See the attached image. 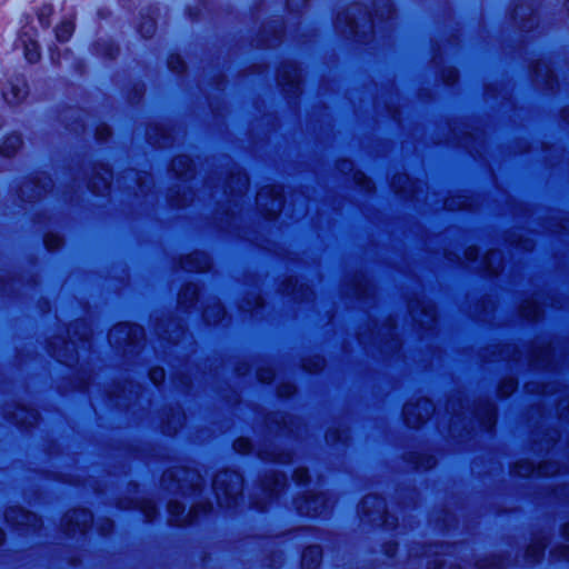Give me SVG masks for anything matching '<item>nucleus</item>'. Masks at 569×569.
<instances>
[{"mask_svg": "<svg viewBox=\"0 0 569 569\" xmlns=\"http://www.w3.org/2000/svg\"><path fill=\"white\" fill-rule=\"evenodd\" d=\"M212 488L218 503L223 507L237 505L238 497L242 493L243 479L236 471H220L212 480Z\"/></svg>", "mask_w": 569, "mask_h": 569, "instance_id": "f257e3e1", "label": "nucleus"}, {"mask_svg": "<svg viewBox=\"0 0 569 569\" xmlns=\"http://www.w3.org/2000/svg\"><path fill=\"white\" fill-rule=\"evenodd\" d=\"M435 411L432 402L426 398H419L416 402H407L403 406L406 423L412 428H419Z\"/></svg>", "mask_w": 569, "mask_h": 569, "instance_id": "f03ea898", "label": "nucleus"}, {"mask_svg": "<svg viewBox=\"0 0 569 569\" xmlns=\"http://www.w3.org/2000/svg\"><path fill=\"white\" fill-rule=\"evenodd\" d=\"M144 338V330L142 327L133 323L121 322L113 326L108 335L110 343L114 345H132L140 339Z\"/></svg>", "mask_w": 569, "mask_h": 569, "instance_id": "7ed1b4c3", "label": "nucleus"}, {"mask_svg": "<svg viewBox=\"0 0 569 569\" xmlns=\"http://www.w3.org/2000/svg\"><path fill=\"white\" fill-rule=\"evenodd\" d=\"M256 202L269 218L276 217L283 207L282 193L276 187L261 188L257 193Z\"/></svg>", "mask_w": 569, "mask_h": 569, "instance_id": "20e7f679", "label": "nucleus"}, {"mask_svg": "<svg viewBox=\"0 0 569 569\" xmlns=\"http://www.w3.org/2000/svg\"><path fill=\"white\" fill-rule=\"evenodd\" d=\"M92 520V513L86 509L68 511L63 517L66 531L69 535H76L77 532L81 535L86 533L87 529L91 526Z\"/></svg>", "mask_w": 569, "mask_h": 569, "instance_id": "39448f33", "label": "nucleus"}, {"mask_svg": "<svg viewBox=\"0 0 569 569\" xmlns=\"http://www.w3.org/2000/svg\"><path fill=\"white\" fill-rule=\"evenodd\" d=\"M28 93L27 82L23 77H16L2 88L3 99L9 104L20 103Z\"/></svg>", "mask_w": 569, "mask_h": 569, "instance_id": "423d86ee", "label": "nucleus"}, {"mask_svg": "<svg viewBox=\"0 0 569 569\" xmlns=\"http://www.w3.org/2000/svg\"><path fill=\"white\" fill-rule=\"evenodd\" d=\"M168 512L170 515V521L174 526L191 525L198 517V510L196 508H191L190 511L186 513V506L176 500L169 501Z\"/></svg>", "mask_w": 569, "mask_h": 569, "instance_id": "0eeeda50", "label": "nucleus"}, {"mask_svg": "<svg viewBox=\"0 0 569 569\" xmlns=\"http://www.w3.org/2000/svg\"><path fill=\"white\" fill-rule=\"evenodd\" d=\"M277 80L281 86H289L290 90L295 93L300 90V72L298 68L291 63L283 64L278 70Z\"/></svg>", "mask_w": 569, "mask_h": 569, "instance_id": "6e6552de", "label": "nucleus"}, {"mask_svg": "<svg viewBox=\"0 0 569 569\" xmlns=\"http://www.w3.org/2000/svg\"><path fill=\"white\" fill-rule=\"evenodd\" d=\"M171 169L179 178L186 179L192 176L193 163L190 157L180 154L172 159Z\"/></svg>", "mask_w": 569, "mask_h": 569, "instance_id": "1a4fd4ad", "label": "nucleus"}, {"mask_svg": "<svg viewBox=\"0 0 569 569\" xmlns=\"http://www.w3.org/2000/svg\"><path fill=\"white\" fill-rule=\"evenodd\" d=\"M19 40L23 44L26 59L31 63L37 62L40 59L38 42L27 31L20 34Z\"/></svg>", "mask_w": 569, "mask_h": 569, "instance_id": "9d476101", "label": "nucleus"}, {"mask_svg": "<svg viewBox=\"0 0 569 569\" xmlns=\"http://www.w3.org/2000/svg\"><path fill=\"white\" fill-rule=\"evenodd\" d=\"M322 559V550L319 546H309L303 550L301 565L303 569H317Z\"/></svg>", "mask_w": 569, "mask_h": 569, "instance_id": "9b49d317", "label": "nucleus"}, {"mask_svg": "<svg viewBox=\"0 0 569 569\" xmlns=\"http://www.w3.org/2000/svg\"><path fill=\"white\" fill-rule=\"evenodd\" d=\"M385 509L386 505L383 499L373 495L366 496L359 505V511L363 515H369L371 510L381 513Z\"/></svg>", "mask_w": 569, "mask_h": 569, "instance_id": "f8f14e48", "label": "nucleus"}, {"mask_svg": "<svg viewBox=\"0 0 569 569\" xmlns=\"http://www.w3.org/2000/svg\"><path fill=\"white\" fill-rule=\"evenodd\" d=\"M98 181L91 182V189L93 193H104L109 191L112 180V172L107 168H101V172L97 174Z\"/></svg>", "mask_w": 569, "mask_h": 569, "instance_id": "ddd939ff", "label": "nucleus"}, {"mask_svg": "<svg viewBox=\"0 0 569 569\" xmlns=\"http://www.w3.org/2000/svg\"><path fill=\"white\" fill-rule=\"evenodd\" d=\"M22 146V139L19 134L13 133L8 136L0 146V153L6 157L13 156Z\"/></svg>", "mask_w": 569, "mask_h": 569, "instance_id": "4468645a", "label": "nucleus"}, {"mask_svg": "<svg viewBox=\"0 0 569 569\" xmlns=\"http://www.w3.org/2000/svg\"><path fill=\"white\" fill-rule=\"evenodd\" d=\"M74 31L73 19H66L61 21L56 28V37L60 42L68 41Z\"/></svg>", "mask_w": 569, "mask_h": 569, "instance_id": "2eb2a0df", "label": "nucleus"}, {"mask_svg": "<svg viewBox=\"0 0 569 569\" xmlns=\"http://www.w3.org/2000/svg\"><path fill=\"white\" fill-rule=\"evenodd\" d=\"M53 13V8L51 4H43L38 10V20L43 28H48L50 26V17Z\"/></svg>", "mask_w": 569, "mask_h": 569, "instance_id": "dca6fc26", "label": "nucleus"}, {"mask_svg": "<svg viewBox=\"0 0 569 569\" xmlns=\"http://www.w3.org/2000/svg\"><path fill=\"white\" fill-rule=\"evenodd\" d=\"M342 21L346 22V27L348 28L350 33H355L356 32V30H357V22L355 21L353 18L350 17L349 10L338 14L337 21H336V27L340 28L339 24Z\"/></svg>", "mask_w": 569, "mask_h": 569, "instance_id": "f3484780", "label": "nucleus"}, {"mask_svg": "<svg viewBox=\"0 0 569 569\" xmlns=\"http://www.w3.org/2000/svg\"><path fill=\"white\" fill-rule=\"evenodd\" d=\"M512 471L518 476L529 477L533 473L535 467L529 461L517 462L515 463Z\"/></svg>", "mask_w": 569, "mask_h": 569, "instance_id": "a211bd4d", "label": "nucleus"}, {"mask_svg": "<svg viewBox=\"0 0 569 569\" xmlns=\"http://www.w3.org/2000/svg\"><path fill=\"white\" fill-rule=\"evenodd\" d=\"M168 66L178 74L183 73L186 70L184 61L179 56H171L168 60Z\"/></svg>", "mask_w": 569, "mask_h": 569, "instance_id": "6ab92c4d", "label": "nucleus"}, {"mask_svg": "<svg viewBox=\"0 0 569 569\" xmlns=\"http://www.w3.org/2000/svg\"><path fill=\"white\" fill-rule=\"evenodd\" d=\"M154 32L156 21L152 17H150L140 26V33L144 38H150Z\"/></svg>", "mask_w": 569, "mask_h": 569, "instance_id": "aec40b11", "label": "nucleus"}, {"mask_svg": "<svg viewBox=\"0 0 569 569\" xmlns=\"http://www.w3.org/2000/svg\"><path fill=\"white\" fill-rule=\"evenodd\" d=\"M44 244L48 250L53 251L62 244V239L54 234H47L44 237Z\"/></svg>", "mask_w": 569, "mask_h": 569, "instance_id": "412c9836", "label": "nucleus"}, {"mask_svg": "<svg viewBox=\"0 0 569 569\" xmlns=\"http://www.w3.org/2000/svg\"><path fill=\"white\" fill-rule=\"evenodd\" d=\"M164 370L162 368H152L149 372L150 380L159 386L164 380Z\"/></svg>", "mask_w": 569, "mask_h": 569, "instance_id": "4be33fe9", "label": "nucleus"}, {"mask_svg": "<svg viewBox=\"0 0 569 569\" xmlns=\"http://www.w3.org/2000/svg\"><path fill=\"white\" fill-rule=\"evenodd\" d=\"M187 296H190V301H194L198 298V289L193 284H188L180 293V300H184Z\"/></svg>", "mask_w": 569, "mask_h": 569, "instance_id": "5701e85b", "label": "nucleus"}, {"mask_svg": "<svg viewBox=\"0 0 569 569\" xmlns=\"http://www.w3.org/2000/svg\"><path fill=\"white\" fill-rule=\"evenodd\" d=\"M516 389H517V381L515 379L510 378L503 382L500 392L503 397H507V396L511 395Z\"/></svg>", "mask_w": 569, "mask_h": 569, "instance_id": "b1692460", "label": "nucleus"}, {"mask_svg": "<svg viewBox=\"0 0 569 569\" xmlns=\"http://www.w3.org/2000/svg\"><path fill=\"white\" fill-rule=\"evenodd\" d=\"M234 449L241 453H247L251 449V445L248 440L238 439L234 441Z\"/></svg>", "mask_w": 569, "mask_h": 569, "instance_id": "393cba45", "label": "nucleus"}, {"mask_svg": "<svg viewBox=\"0 0 569 569\" xmlns=\"http://www.w3.org/2000/svg\"><path fill=\"white\" fill-rule=\"evenodd\" d=\"M189 258H194L196 260L201 262L202 266L194 267V270H197V271H201L208 267L207 258L201 253L191 254ZM191 270H193V268H191Z\"/></svg>", "mask_w": 569, "mask_h": 569, "instance_id": "a878e982", "label": "nucleus"}, {"mask_svg": "<svg viewBox=\"0 0 569 569\" xmlns=\"http://www.w3.org/2000/svg\"><path fill=\"white\" fill-rule=\"evenodd\" d=\"M486 413H487L488 425L491 428L496 423V408L491 405L488 406V408L486 409Z\"/></svg>", "mask_w": 569, "mask_h": 569, "instance_id": "bb28decb", "label": "nucleus"}, {"mask_svg": "<svg viewBox=\"0 0 569 569\" xmlns=\"http://www.w3.org/2000/svg\"><path fill=\"white\" fill-rule=\"evenodd\" d=\"M284 485H286V478L284 477H281V479L279 477H276L274 482H273V487L269 488L270 495H273V493L278 492L279 491L278 487L283 488Z\"/></svg>", "mask_w": 569, "mask_h": 569, "instance_id": "cd10ccee", "label": "nucleus"}, {"mask_svg": "<svg viewBox=\"0 0 569 569\" xmlns=\"http://www.w3.org/2000/svg\"><path fill=\"white\" fill-rule=\"evenodd\" d=\"M309 476H308V471L306 469H297L295 471V479L298 481V482H306L308 480Z\"/></svg>", "mask_w": 569, "mask_h": 569, "instance_id": "c85d7f7f", "label": "nucleus"}, {"mask_svg": "<svg viewBox=\"0 0 569 569\" xmlns=\"http://www.w3.org/2000/svg\"><path fill=\"white\" fill-rule=\"evenodd\" d=\"M157 510H156V507L151 503H148L144 508H143V513L146 515V518L150 521L153 519L154 515H156Z\"/></svg>", "mask_w": 569, "mask_h": 569, "instance_id": "c756f323", "label": "nucleus"}, {"mask_svg": "<svg viewBox=\"0 0 569 569\" xmlns=\"http://www.w3.org/2000/svg\"><path fill=\"white\" fill-rule=\"evenodd\" d=\"M465 256L468 260H476L478 257V249L475 247H469L466 250Z\"/></svg>", "mask_w": 569, "mask_h": 569, "instance_id": "7c9ffc66", "label": "nucleus"}, {"mask_svg": "<svg viewBox=\"0 0 569 569\" xmlns=\"http://www.w3.org/2000/svg\"><path fill=\"white\" fill-rule=\"evenodd\" d=\"M382 8H383V11H386V18L387 19L392 18V16L395 13L392 4L389 1H385Z\"/></svg>", "mask_w": 569, "mask_h": 569, "instance_id": "2f4dec72", "label": "nucleus"}, {"mask_svg": "<svg viewBox=\"0 0 569 569\" xmlns=\"http://www.w3.org/2000/svg\"><path fill=\"white\" fill-rule=\"evenodd\" d=\"M407 183L409 182V177L407 174H400L398 177L393 178L392 186H396L397 183Z\"/></svg>", "mask_w": 569, "mask_h": 569, "instance_id": "473e14b6", "label": "nucleus"}, {"mask_svg": "<svg viewBox=\"0 0 569 569\" xmlns=\"http://www.w3.org/2000/svg\"><path fill=\"white\" fill-rule=\"evenodd\" d=\"M181 471L182 470H180V469H176V470H170V471L164 472L163 481H166L167 479H172V478L177 477Z\"/></svg>", "mask_w": 569, "mask_h": 569, "instance_id": "72a5a7b5", "label": "nucleus"}, {"mask_svg": "<svg viewBox=\"0 0 569 569\" xmlns=\"http://www.w3.org/2000/svg\"><path fill=\"white\" fill-rule=\"evenodd\" d=\"M543 551H545V545H539V546L537 547V553H538L539 556H541V555L543 553Z\"/></svg>", "mask_w": 569, "mask_h": 569, "instance_id": "f704fd0d", "label": "nucleus"}, {"mask_svg": "<svg viewBox=\"0 0 569 569\" xmlns=\"http://www.w3.org/2000/svg\"><path fill=\"white\" fill-rule=\"evenodd\" d=\"M51 59H52V61H53V62H56V63H59V62H60V58L54 56V51H51Z\"/></svg>", "mask_w": 569, "mask_h": 569, "instance_id": "c9c22d12", "label": "nucleus"}, {"mask_svg": "<svg viewBox=\"0 0 569 569\" xmlns=\"http://www.w3.org/2000/svg\"><path fill=\"white\" fill-rule=\"evenodd\" d=\"M4 540V532L3 530L0 529V545L3 542Z\"/></svg>", "mask_w": 569, "mask_h": 569, "instance_id": "e433bc0d", "label": "nucleus"}, {"mask_svg": "<svg viewBox=\"0 0 569 569\" xmlns=\"http://www.w3.org/2000/svg\"><path fill=\"white\" fill-rule=\"evenodd\" d=\"M456 78H457L456 72L455 71H450V79H452L455 81Z\"/></svg>", "mask_w": 569, "mask_h": 569, "instance_id": "4c0bfd02", "label": "nucleus"}, {"mask_svg": "<svg viewBox=\"0 0 569 569\" xmlns=\"http://www.w3.org/2000/svg\"><path fill=\"white\" fill-rule=\"evenodd\" d=\"M249 180L246 176H243V186L248 187Z\"/></svg>", "mask_w": 569, "mask_h": 569, "instance_id": "58836bf2", "label": "nucleus"}, {"mask_svg": "<svg viewBox=\"0 0 569 569\" xmlns=\"http://www.w3.org/2000/svg\"><path fill=\"white\" fill-rule=\"evenodd\" d=\"M36 192H37V197H40V196L42 194V190H41V189H39L38 187H37Z\"/></svg>", "mask_w": 569, "mask_h": 569, "instance_id": "ea45409f", "label": "nucleus"}, {"mask_svg": "<svg viewBox=\"0 0 569 569\" xmlns=\"http://www.w3.org/2000/svg\"><path fill=\"white\" fill-rule=\"evenodd\" d=\"M209 509H210V508H208V509H207V508L204 507V508H203V512H208V511H209Z\"/></svg>", "mask_w": 569, "mask_h": 569, "instance_id": "a19ab883", "label": "nucleus"}]
</instances>
